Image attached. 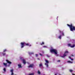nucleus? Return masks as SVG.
Masks as SVG:
<instances>
[{
	"label": "nucleus",
	"mask_w": 75,
	"mask_h": 75,
	"mask_svg": "<svg viewBox=\"0 0 75 75\" xmlns=\"http://www.w3.org/2000/svg\"><path fill=\"white\" fill-rule=\"evenodd\" d=\"M71 60H72V61L73 60V59H71Z\"/></svg>",
	"instance_id": "obj_32"
},
{
	"label": "nucleus",
	"mask_w": 75,
	"mask_h": 75,
	"mask_svg": "<svg viewBox=\"0 0 75 75\" xmlns=\"http://www.w3.org/2000/svg\"><path fill=\"white\" fill-rule=\"evenodd\" d=\"M69 71H70V72H73V71L72 69H70Z\"/></svg>",
	"instance_id": "obj_17"
},
{
	"label": "nucleus",
	"mask_w": 75,
	"mask_h": 75,
	"mask_svg": "<svg viewBox=\"0 0 75 75\" xmlns=\"http://www.w3.org/2000/svg\"><path fill=\"white\" fill-rule=\"evenodd\" d=\"M6 61L7 62V63H8V64H12L11 62H10V61H8V60L6 59Z\"/></svg>",
	"instance_id": "obj_7"
},
{
	"label": "nucleus",
	"mask_w": 75,
	"mask_h": 75,
	"mask_svg": "<svg viewBox=\"0 0 75 75\" xmlns=\"http://www.w3.org/2000/svg\"><path fill=\"white\" fill-rule=\"evenodd\" d=\"M22 61H23V64H26V62L25 59H22Z\"/></svg>",
	"instance_id": "obj_9"
},
{
	"label": "nucleus",
	"mask_w": 75,
	"mask_h": 75,
	"mask_svg": "<svg viewBox=\"0 0 75 75\" xmlns=\"http://www.w3.org/2000/svg\"><path fill=\"white\" fill-rule=\"evenodd\" d=\"M71 56H72V57H73L74 55H71Z\"/></svg>",
	"instance_id": "obj_33"
},
{
	"label": "nucleus",
	"mask_w": 75,
	"mask_h": 75,
	"mask_svg": "<svg viewBox=\"0 0 75 75\" xmlns=\"http://www.w3.org/2000/svg\"><path fill=\"white\" fill-rule=\"evenodd\" d=\"M59 75H61V74H59Z\"/></svg>",
	"instance_id": "obj_38"
},
{
	"label": "nucleus",
	"mask_w": 75,
	"mask_h": 75,
	"mask_svg": "<svg viewBox=\"0 0 75 75\" xmlns=\"http://www.w3.org/2000/svg\"><path fill=\"white\" fill-rule=\"evenodd\" d=\"M72 75H75V74H73V73H72Z\"/></svg>",
	"instance_id": "obj_31"
},
{
	"label": "nucleus",
	"mask_w": 75,
	"mask_h": 75,
	"mask_svg": "<svg viewBox=\"0 0 75 75\" xmlns=\"http://www.w3.org/2000/svg\"><path fill=\"white\" fill-rule=\"evenodd\" d=\"M68 53H69V52L68 51H66L64 53V54L63 55V56H62V58H64L65 57L67 56V55H66V54H68Z\"/></svg>",
	"instance_id": "obj_4"
},
{
	"label": "nucleus",
	"mask_w": 75,
	"mask_h": 75,
	"mask_svg": "<svg viewBox=\"0 0 75 75\" xmlns=\"http://www.w3.org/2000/svg\"><path fill=\"white\" fill-rule=\"evenodd\" d=\"M34 66L33 64H31L29 66H28V68H33V67Z\"/></svg>",
	"instance_id": "obj_8"
},
{
	"label": "nucleus",
	"mask_w": 75,
	"mask_h": 75,
	"mask_svg": "<svg viewBox=\"0 0 75 75\" xmlns=\"http://www.w3.org/2000/svg\"><path fill=\"white\" fill-rule=\"evenodd\" d=\"M55 75H57V74H55Z\"/></svg>",
	"instance_id": "obj_36"
},
{
	"label": "nucleus",
	"mask_w": 75,
	"mask_h": 75,
	"mask_svg": "<svg viewBox=\"0 0 75 75\" xmlns=\"http://www.w3.org/2000/svg\"><path fill=\"white\" fill-rule=\"evenodd\" d=\"M38 74H40L41 73H40V71H38Z\"/></svg>",
	"instance_id": "obj_18"
},
{
	"label": "nucleus",
	"mask_w": 75,
	"mask_h": 75,
	"mask_svg": "<svg viewBox=\"0 0 75 75\" xmlns=\"http://www.w3.org/2000/svg\"><path fill=\"white\" fill-rule=\"evenodd\" d=\"M21 48H22L24 47V44H25L27 46H29V47H30L31 46V44H30L28 43H25V42H21Z\"/></svg>",
	"instance_id": "obj_2"
},
{
	"label": "nucleus",
	"mask_w": 75,
	"mask_h": 75,
	"mask_svg": "<svg viewBox=\"0 0 75 75\" xmlns=\"http://www.w3.org/2000/svg\"><path fill=\"white\" fill-rule=\"evenodd\" d=\"M68 45L69 47H71V48H73L75 47V45H74V44H73V45H71V44H68Z\"/></svg>",
	"instance_id": "obj_6"
},
{
	"label": "nucleus",
	"mask_w": 75,
	"mask_h": 75,
	"mask_svg": "<svg viewBox=\"0 0 75 75\" xmlns=\"http://www.w3.org/2000/svg\"><path fill=\"white\" fill-rule=\"evenodd\" d=\"M3 64L4 66H7V63H4V62Z\"/></svg>",
	"instance_id": "obj_11"
},
{
	"label": "nucleus",
	"mask_w": 75,
	"mask_h": 75,
	"mask_svg": "<svg viewBox=\"0 0 75 75\" xmlns=\"http://www.w3.org/2000/svg\"><path fill=\"white\" fill-rule=\"evenodd\" d=\"M3 55L4 56L6 55V53H2Z\"/></svg>",
	"instance_id": "obj_21"
},
{
	"label": "nucleus",
	"mask_w": 75,
	"mask_h": 75,
	"mask_svg": "<svg viewBox=\"0 0 75 75\" xmlns=\"http://www.w3.org/2000/svg\"><path fill=\"white\" fill-rule=\"evenodd\" d=\"M14 75V73H13V71L11 75Z\"/></svg>",
	"instance_id": "obj_23"
},
{
	"label": "nucleus",
	"mask_w": 75,
	"mask_h": 75,
	"mask_svg": "<svg viewBox=\"0 0 75 75\" xmlns=\"http://www.w3.org/2000/svg\"><path fill=\"white\" fill-rule=\"evenodd\" d=\"M67 62L69 63H72V62H71L70 61H67Z\"/></svg>",
	"instance_id": "obj_19"
},
{
	"label": "nucleus",
	"mask_w": 75,
	"mask_h": 75,
	"mask_svg": "<svg viewBox=\"0 0 75 75\" xmlns=\"http://www.w3.org/2000/svg\"><path fill=\"white\" fill-rule=\"evenodd\" d=\"M60 61V60H59L58 61H57V62H59Z\"/></svg>",
	"instance_id": "obj_29"
},
{
	"label": "nucleus",
	"mask_w": 75,
	"mask_h": 75,
	"mask_svg": "<svg viewBox=\"0 0 75 75\" xmlns=\"http://www.w3.org/2000/svg\"><path fill=\"white\" fill-rule=\"evenodd\" d=\"M13 71V69H11V72H12V73Z\"/></svg>",
	"instance_id": "obj_25"
},
{
	"label": "nucleus",
	"mask_w": 75,
	"mask_h": 75,
	"mask_svg": "<svg viewBox=\"0 0 75 75\" xmlns=\"http://www.w3.org/2000/svg\"><path fill=\"white\" fill-rule=\"evenodd\" d=\"M33 54V53H31V52H29V54L30 55L31 54Z\"/></svg>",
	"instance_id": "obj_26"
},
{
	"label": "nucleus",
	"mask_w": 75,
	"mask_h": 75,
	"mask_svg": "<svg viewBox=\"0 0 75 75\" xmlns=\"http://www.w3.org/2000/svg\"><path fill=\"white\" fill-rule=\"evenodd\" d=\"M50 52H54L56 55L57 54V50L55 49H51L50 50Z\"/></svg>",
	"instance_id": "obj_3"
},
{
	"label": "nucleus",
	"mask_w": 75,
	"mask_h": 75,
	"mask_svg": "<svg viewBox=\"0 0 75 75\" xmlns=\"http://www.w3.org/2000/svg\"><path fill=\"white\" fill-rule=\"evenodd\" d=\"M18 66L19 68H22V67H21V64H18Z\"/></svg>",
	"instance_id": "obj_12"
},
{
	"label": "nucleus",
	"mask_w": 75,
	"mask_h": 75,
	"mask_svg": "<svg viewBox=\"0 0 75 75\" xmlns=\"http://www.w3.org/2000/svg\"><path fill=\"white\" fill-rule=\"evenodd\" d=\"M45 61L46 62V63L45 64V65L46 66V67L47 68L48 67V64L49 63V61L47 60H46V59H45Z\"/></svg>",
	"instance_id": "obj_5"
},
{
	"label": "nucleus",
	"mask_w": 75,
	"mask_h": 75,
	"mask_svg": "<svg viewBox=\"0 0 75 75\" xmlns=\"http://www.w3.org/2000/svg\"><path fill=\"white\" fill-rule=\"evenodd\" d=\"M67 26H69L70 28V29L71 31H73V30H75V27L72 24H71L70 25L69 24H67Z\"/></svg>",
	"instance_id": "obj_1"
},
{
	"label": "nucleus",
	"mask_w": 75,
	"mask_h": 75,
	"mask_svg": "<svg viewBox=\"0 0 75 75\" xmlns=\"http://www.w3.org/2000/svg\"><path fill=\"white\" fill-rule=\"evenodd\" d=\"M61 36H62V35H60V36H59V38H60V39H61Z\"/></svg>",
	"instance_id": "obj_16"
},
{
	"label": "nucleus",
	"mask_w": 75,
	"mask_h": 75,
	"mask_svg": "<svg viewBox=\"0 0 75 75\" xmlns=\"http://www.w3.org/2000/svg\"><path fill=\"white\" fill-rule=\"evenodd\" d=\"M69 58L71 59V57H69Z\"/></svg>",
	"instance_id": "obj_30"
},
{
	"label": "nucleus",
	"mask_w": 75,
	"mask_h": 75,
	"mask_svg": "<svg viewBox=\"0 0 75 75\" xmlns=\"http://www.w3.org/2000/svg\"><path fill=\"white\" fill-rule=\"evenodd\" d=\"M47 57H48V58L50 57V56L49 55H47Z\"/></svg>",
	"instance_id": "obj_24"
},
{
	"label": "nucleus",
	"mask_w": 75,
	"mask_h": 75,
	"mask_svg": "<svg viewBox=\"0 0 75 75\" xmlns=\"http://www.w3.org/2000/svg\"><path fill=\"white\" fill-rule=\"evenodd\" d=\"M46 47V46H44V47Z\"/></svg>",
	"instance_id": "obj_37"
},
{
	"label": "nucleus",
	"mask_w": 75,
	"mask_h": 75,
	"mask_svg": "<svg viewBox=\"0 0 75 75\" xmlns=\"http://www.w3.org/2000/svg\"><path fill=\"white\" fill-rule=\"evenodd\" d=\"M41 45H42L43 44H44V42H42V43H40Z\"/></svg>",
	"instance_id": "obj_15"
},
{
	"label": "nucleus",
	"mask_w": 75,
	"mask_h": 75,
	"mask_svg": "<svg viewBox=\"0 0 75 75\" xmlns=\"http://www.w3.org/2000/svg\"><path fill=\"white\" fill-rule=\"evenodd\" d=\"M38 59H39V60H40V59L39 58H38Z\"/></svg>",
	"instance_id": "obj_34"
},
{
	"label": "nucleus",
	"mask_w": 75,
	"mask_h": 75,
	"mask_svg": "<svg viewBox=\"0 0 75 75\" xmlns=\"http://www.w3.org/2000/svg\"><path fill=\"white\" fill-rule=\"evenodd\" d=\"M34 73H29V74L28 75H34Z\"/></svg>",
	"instance_id": "obj_14"
},
{
	"label": "nucleus",
	"mask_w": 75,
	"mask_h": 75,
	"mask_svg": "<svg viewBox=\"0 0 75 75\" xmlns=\"http://www.w3.org/2000/svg\"><path fill=\"white\" fill-rule=\"evenodd\" d=\"M4 71H5V72H6V68H4Z\"/></svg>",
	"instance_id": "obj_22"
},
{
	"label": "nucleus",
	"mask_w": 75,
	"mask_h": 75,
	"mask_svg": "<svg viewBox=\"0 0 75 75\" xmlns=\"http://www.w3.org/2000/svg\"><path fill=\"white\" fill-rule=\"evenodd\" d=\"M42 66V63L40 64H39V67H41Z\"/></svg>",
	"instance_id": "obj_13"
},
{
	"label": "nucleus",
	"mask_w": 75,
	"mask_h": 75,
	"mask_svg": "<svg viewBox=\"0 0 75 75\" xmlns=\"http://www.w3.org/2000/svg\"><path fill=\"white\" fill-rule=\"evenodd\" d=\"M22 57L21 58V59H22Z\"/></svg>",
	"instance_id": "obj_35"
},
{
	"label": "nucleus",
	"mask_w": 75,
	"mask_h": 75,
	"mask_svg": "<svg viewBox=\"0 0 75 75\" xmlns=\"http://www.w3.org/2000/svg\"><path fill=\"white\" fill-rule=\"evenodd\" d=\"M59 33H62V36H64V32H62L60 30H59Z\"/></svg>",
	"instance_id": "obj_10"
},
{
	"label": "nucleus",
	"mask_w": 75,
	"mask_h": 75,
	"mask_svg": "<svg viewBox=\"0 0 75 75\" xmlns=\"http://www.w3.org/2000/svg\"><path fill=\"white\" fill-rule=\"evenodd\" d=\"M15 75H16V74H15Z\"/></svg>",
	"instance_id": "obj_39"
},
{
	"label": "nucleus",
	"mask_w": 75,
	"mask_h": 75,
	"mask_svg": "<svg viewBox=\"0 0 75 75\" xmlns=\"http://www.w3.org/2000/svg\"><path fill=\"white\" fill-rule=\"evenodd\" d=\"M35 55L36 57H38V54H36Z\"/></svg>",
	"instance_id": "obj_28"
},
{
	"label": "nucleus",
	"mask_w": 75,
	"mask_h": 75,
	"mask_svg": "<svg viewBox=\"0 0 75 75\" xmlns=\"http://www.w3.org/2000/svg\"><path fill=\"white\" fill-rule=\"evenodd\" d=\"M40 55H41V56H42V54H41V53H40Z\"/></svg>",
	"instance_id": "obj_27"
},
{
	"label": "nucleus",
	"mask_w": 75,
	"mask_h": 75,
	"mask_svg": "<svg viewBox=\"0 0 75 75\" xmlns=\"http://www.w3.org/2000/svg\"><path fill=\"white\" fill-rule=\"evenodd\" d=\"M6 51V49H5V50H4L3 52H5Z\"/></svg>",
	"instance_id": "obj_20"
}]
</instances>
